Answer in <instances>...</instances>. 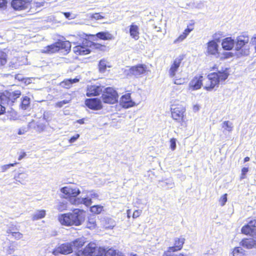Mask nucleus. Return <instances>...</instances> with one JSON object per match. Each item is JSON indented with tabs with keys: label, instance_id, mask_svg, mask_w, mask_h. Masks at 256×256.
<instances>
[{
	"label": "nucleus",
	"instance_id": "23",
	"mask_svg": "<svg viewBox=\"0 0 256 256\" xmlns=\"http://www.w3.org/2000/svg\"><path fill=\"white\" fill-rule=\"evenodd\" d=\"M73 50L75 54L79 55H86L90 52V50L88 48L81 45L74 46Z\"/></svg>",
	"mask_w": 256,
	"mask_h": 256
},
{
	"label": "nucleus",
	"instance_id": "9",
	"mask_svg": "<svg viewBox=\"0 0 256 256\" xmlns=\"http://www.w3.org/2000/svg\"><path fill=\"white\" fill-rule=\"evenodd\" d=\"M146 70V66L144 64H138L132 66L128 70V74L134 76L136 78L142 76Z\"/></svg>",
	"mask_w": 256,
	"mask_h": 256
},
{
	"label": "nucleus",
	"instance_id": "59",
	"mask_svg": "<svg viewBox=\"0 0 256 256\" xmlns=\"http://www.w3.org/2000/svg\"><path fill=\"white\" fill-rule=\"evenodd\" d=\"M44 3L36 2L34 4V6L36 8H39L44 6Z\"/></svg>",
	"mask_w": 256,
	"mask_h": 256
},
{
	"label": "nucleus",
	"instance_id": "56",
	"mask_svg": "<svg viewBox=\"0 0 256 256\" xmlns=\"http://www.w3.org/2000/svg\"><path fill=\"white\" fill-rule=\"evenodd\" d=\"M12 114L10 116V120H16L17 119L16 114L15 112H12Z\"/></svg>",
	"mask_w": 256,
	"mask_h": 256
},
{
	"label": "nucleus",
	"instance_id": "15",
	"mask_svg": "<svg viewBox=\"0 0 256 256\" xmlns=\"http://www.w3.org/2000/svg\"><path fill=\"white\" fill-rule=\"evenodd\" d=\"M121 106L125 108H128L132 106L134 102L132 100L130 94H126L122 96L120 100Z\"/></svg>",
	"mask_w": 256,
	"mask_h": 256
},
{
	"label": "nucleus",
	"instance_id": "31",
	"mask_svg": "<svg viewBox=\"0 0 256 256\" xmlns=\"http://www.w3.org/2000/svg\"><path fill=\"white\" fill-rule=\"evenodd\" d=\"M96 36L103 40H110L113 38L112 35L108 32H100L96 34Z\"/></svg>",
	"mask_w": 256,
	"mask_h": 256
},
{
	"label": "nucleus",
	"instance_id": "3",
	"mask_svg": "<svg viewBox=\"0 0 256 256\" xmlns=\"http://www.w3.org/2000/svg\"><path fill=\"white\" fill-rule=\"evenodd\" d=\"M104 249L98 247L94 243H90L83 251L79 250L76 256H102L104 254Z\"/></svg>",
	"mask_w": 256,
	"mask_h": 256
},
{
	"label": "nucleus",
	"instance_id": "11",
	"mask_svg": "<svg viewBox=\"0 0 256 256\" xmlns=\"http://www.w3.org/2000/svg\"><path fill=\"white\" fill-rule=\"evenodd\" d=\"M60 192L66 195L72 197V198L76 197L80 192L78 188L70 186L61 188Z\"/></svg>",
	"mask_w": 256,
	"mask_h": 256
},
{
	"label": "nucleus",
	"instance_id": "6",
	"mask_svg": "<svg viewBox=\"0 0 256 256\" xmlns=\"http://www.w3.org/2000/svg\"><path fill=\"white\" fill-rule=\"evenodd\" d=\"M72 244L67 242L62 244L58 248H56L52 252V254L55 256H58L59 254H68L72 252Z\"/></svg>",
	"mask_w": 256,
	"mask_h": 256
},
{
	"label": "nucleus",
	"instance_id": "40",
	"mask_svg": "<svg viewBox=\"0 0 256 256\" xmlns=\"http://www.w3.org/2000/svg\"><path fill=\"white\" fill-rule=\"evenodd\" d=\"M233 256H244L242 248L238 247L234 248L232 252Z\"/></svg>",
	"mask_w": 256,
	"mask_h": 256
},
{
	"label": "nucleus",
	"instance_id": "29",
	"mask_svg": "<svg viewBox=\"0 0 256 256\" xmlns=\"http://www.w3.org/2000/svg\"><path fill=\"white\" fill-rule=\"evenodd\" d=\"M0 104L4 105L5 107L7 105H11L7 92L4 93H0Z\"/></svg>",
	"mask_w": 256,
	"mask_h": 256
},
{
	"label": "nucleus",
	"instance_id": "26",
	"mask_svg": "<svg viewBox=\"0 0 256 256\" xmlns=\"http://www.w3.org/2000/svg\"><path fill=\"white\" fill-rule=\"evenodd\" d=\"M79 81V79L77 78H75L74 79H67L64 80L63 82H61L60 85L61 86L64 88H69L72 86V84L74 83H76Z\"/></svg>",
	"mask_w": 256,
	"mask_h": 256
},
{
	"label": "nucleus",
	"instance_id": "43",
	"mask_svg": "<svg viewBox=\"0 0 256 256\" xmlns=\"http://www.w3.org/2000/svg\"><path fill=\"white\" fill-rule=\"evenodd\" d=\"M17 230L16 226L14 224H10L7 226V229L6 230V232L9 236V234H12V232H16Z\"/></svg>",
	"mask_w": 256,
	"mask_h": 256
},
{
	"label": "nucleus",
	"instance_id": "57",
	"mask_svg": "<svg viewBox=\"0 0 256 256\" xmlns=\"http://www.w3.org/2000/svg\"><path fill=\"white\" fill-rule=\"evenodd\" d=\"M6 110V107L2 104H0V114H2Z\"/></svg>",
	"mask_w": 256,
	"mask_h": 256
},
{
	"label": "nucleus",
	"instance_id": "33",
	"mask_svg": "<svg viewBox=\"0 0 256 256\" xmlns=\"http://www.w3.org/2000/svg\"><path fill=\"white\" fill-rule=\"evenodd\" d=\"M85 242L86 240L84 238H78L72 242V248H80L82 246Z\"/></svg>",
	"mask_w": 256,
	"mask_h": 256
},
{
	"label": "nucleus",
	"instance_id": "47",
	"mask_svg": "<svg viewBox=\"0 0 256 256\" xmlns=\"http://www.w3.org/2000/svg\"><path fill=\"white\" fill-rule=\"evenodd\" d=\"M70 102V100H63L60 102H58L56 104V106L58 108H62L64 105L68 104Z\"/></svg>",
	"mask_w": 256,
	"mask_h": 256
},
{
	"label": "nucleus",
	"instance_id": "44",
	"mask_svg": "<svg viewBox=\"0 0 256 256\" xmlns=\"http://www.w3.org/2000/svg\"><path fill=\"white\" fill-rule=\"evenodd\" d=\"M11 236L12 238L16 240H20L23 238V234L19 232H18L17 230L16 232H12Z\"/></svg>",
	"mask_w": 256,
	"mask_h": 256
},
{
	"label": "nucleus",
	"instance_id": "34",
	"mask_svg": "<svg viewBox=\"0 0 256 256\" xmlns=\"http://www.w3.org/2000/svg\"><path fill=\"white\" fill-rule=\"evenodd\" d=\"M99 70L102 72H104L106 71V68H110L109 62L105 59H102L100 60L99 62Z\"/></svg>",
	"mask_w": 256,
	"mask_h": 256
},
{
	"label": "nucleus",
	"instance_id": "46",
	"mask_svg": "<svg viewBox=\"0 0 256 256\" xmlns=\"http://www.w3.org/2000/svg\"><path fill=\"white\" fill-rule=\"evenodd\" d=\"M187 36L186 35L184 32L181 34L176 40H174V43L176 44L182 42L186 38Z\"/></svg>",
	"mask_w": 256,
	"mask_h": 256
},
{
	"label": "nucleus",
	"instance_id": "51",
	"mask_svg": "<svg viewBox=\"0 0 256 256\" xmlns=\"http://www.w3.org/2000/svg\"><path fill=\"white\" fill-rule=\"evenodd\" d=\"M227 201V194H225L221 196L220 199V202L222 206H224Z\"/></svg>",
	"mask_w": 256,
	"mask_h": 256
},
{
	"label": "nucleus",
	"instance_id": "19",
	"mask_svg": "<svg viewBox=\"0 0 256 256\" xmlns=\"http://www.w3.org/2000/svg\"><path fill=\"white\" fill-rule=\"evenodd\" d=\"M240 244L248 249L256 248V238L244 239Z\"/></svg>",
	"mask_w": 256,
	"mask_h": 256
},
{
	"label": "nucleus",
	"instance_id": "13",
	"mask_svg": "<svg viewBox=\"0 0 256 256\" xmlns=\"http://www.w3.org/2000/svg\"><path fill=\"white\" fill-rule=\"evenodd\" d=\"M85 104L90 109L98 110L102 108V102L98 98L86 99Z\"/></svg>",
	"mask_w": 256,
	"mask_h": 256
},
{
	"label": "nucleus",
	"instance_id": "39",
	"mask_svg": "<svg viewBox=\"0 0 256 256\" xmlns=\"http://www.w3.org/2000/svg\"><path fill=\"white\" fill-rule=\"evenodd\" d=\"M70 202L71 204L74 205L82 204V202H84L83 198L74 197L73 198H70Z\"/></svg>",
	"mask_w": 256,
	"mask_h": 256
},
{
	"label": "nucleus",
	"instance_id": "24",
	"mask_svg": "<svg viewBox=\"0 0 256 256\" xmlns=\"http://www.w3.org/2000/svg\"><path fill=\"white\" fill-rule=\"evenodd\" d=\"M58 50L56 42L54 44L46 46L41 50L42 52L47 54H52Z\"/></svg>",
	"mask_w": 256,
	"mask_h": 256
},
{
	"label": "nucleus",
	"instance_id": "64",
	"mask_svg": "<svg viewBox=\"0 0 256 256\" xmlns=\"http://www.w3.org/2000/svg\"><path fill=\"white\" fill-rule=\"evenodd\" d=\"M26 156V154L25 152H23L22 154H21L18 158V160H20L22 159L25 156Z\"/></svg>",
	"mask_w": 256,
	"mask_h": 256
},
{
	"label": "nucleus",
	"instance_id": "27",
	"mask_svg": "<svg viewBox=\"0 0 256 256\" xmlns=\"http://www.w3.org/2000/svg\"><path fill=\"white\" fill-rule=\"evenodd\" d=\"M7 94L8 96V98L11 104L14 102V100L17 98H19L21 95V92L20 90H17L12 92H7Z\"/></svg>",
	"mask_w": 256,
	"mask_h": 256
},
{
	"label": "nucleus",
	"instance_id": "1",
	"mask_svg": "<svg viewBox=\"0 0 256 256\" xmlns=\"http://www.w3.org/2000/svg\"><path fill=\"white\" fill-rule=\"evenodd\" d=\"M58 219L62 225L78 226L84 221V211L75 209L72 212L59 215Z\"/></svg>",
	"mask_w": 256,
	"mask_h": 256
},
{
	"label": "nucleus",
	"instance_id": "49",
	"mask_svg": "<svg viewBox=\"0 0 256 256\" xmlns=\"http://www.w3.org/2000/svg\"><path fill=\"white\" fill-rule=\"evenodd\" d=\"M176 140L175 138H172L170 140V148L172 150L176 148Z\"/></svg>",
	"mask_w": 256,
	"mask_h": 256
},
{
	"label": "nucleus",
	"instance_id": "63",
	"mask_svg": "<svg viewBox=\"0 0 256 256\" xmlns=\"http://www.w3.org/2000/svg\"><path fill=\"white\" fill-rule=\"evenodd\" d=\"M110 221L111 224L110 226H108V228H114V226L115 225L114 222L112 220H110Z\"/></svg>",
	"mask_w": 256,
	"mask_h": 256
},
{
	"label": "nucleus",
	"instance_id": "41",
	"mask_svg": "<svg viewBox=\"0 0 256 256\" xmlns=\"http://www.w3.org/2000/svg\"><path fill=\"white\" fill-rule=\"evenodd\" d=\"M6 62V54L2 51H0V66L4 65Z\"/></svg>",
	"mask_w": 256,
	"mask_h": 256
},
{
	"label": "nucleus",
	"instance_id": "28",
	"mask_svg": "<svg viewBox=\"0 0 256 256\" xmlns=\"http://www.w3.org/2000/svg\"><path fill=\"white\" fill-rule=\"evenodd\" d=\"M56 43L58 50L60 49H64L66 51L70 50L71 45L69 42L58 40Z\"/></svg>",
	"mask_w": 256,
	"mask_h": 256
},
{
	"label": "nucleus",
	"instance_id": "37",
	"mask_svg": "<svg viewBox=\"0 0 256 256\" xmlns=\"http://www.w3.org/2000/svg\"><path fill=\"white\" fill-rule=\"evenodd\" d=\"M96 226V220L95 217L91 216L88 218L87 222L86 228L92 230Z\"/></svg>",
	"mask_w": 256,
	"mask_h": 256
},
{
	"label": "nucleus",
	"instance_id": "16",
	"mask_svg": "<svg viewBox=\"0 0 256 256\" xmlns=\"http://www.w3.org/2000/svg\"><path fill=\"white\" fill-rule=\"evenodd\" d=\"M16 246L14 242L8 240L5 242L3 246V252L6 254H11L16 250Z\"/></svg>",
	"mask_w": 256,
	"mask_h": 256
},
{
	"label": "nucleus",
	"instance_id": "4",
	"mask_svg": "<svg viewBox=\"0 0 256 256\" xmlns=\"http://www.w3.org/2000/svg\"><path fill=\"white\" fill-rule=\"evenodd\" d=\"M102 98L104 102L114 104L118 101V94L113 88H107L104 92Z\"/></svg>",
	"mask_w": 256,
	"mask_h": 256
},
{
	"label": "nucleus",
	"instance_id": "18",
	"mask_svg": "<svg viewBox=\"0 0 256 256\" xmlns=\"http://www.w3.org/2000/svg\"><path fill=\"white\" fill-rule=\"evenodd\" d=\"M181 62L182 59L179 58H176L174 60L169 70V74L170 76L174 77L176 76V72L178 70Z\"/></svg>",
	"mask_w": 256,
	"mask_h": 256
},
{
	"label": "nucleus",
	"instance_id": "38",
	"mask_svg": "<svg viewBox=\"0 0 256 256\" xmlns=\"http://www.w3.org/2000/svg\"><path fill=\"white\" fill-rule=\"evenodd\" d=\"M103 210V206L100 205H96L90 208V211L96 214H98Z\"/></svg>",
	"mask_w": 256,
	"mask_h": 256
},
{
	"label": "nucleus",
	"instance_id": "10",
	"mask_svg": "<svg viewBox=\"0 0 256 256\" xmlns=\"http://www.w3.org/2000/svg\"><path fill=\"white\" fill-rule=\"evenodd\" d=\"M203 76L200 75L195 76L189 84V89L191 90H198L202 85Z\"/></svg>",
	"mask_w": 256,
	"mask_h": 256
},
{
	"label": "nucleus",
	"instance_id": "25",
	"mask_svg": "<svg viewBox=\"0 0 256 256\" xmlns=\"http://www.w3.org/2000/svg\"><path fill=\"white\" fill-rule=\"evenodd\" d=\"M28 175L26 172H20L17 176H15L14 179L22 184H24L28 178Z\"/></svg>",
	"mask_w": 256,
	"mask_h": 256
},
{
	"label": "nucleus",
	"instance_id": "30",
	"mask_svg": "<svg viewBox=\"0 0 256 256\" xmlns=\"http://www.w3.org/2000/svg\"><path fill=\"white\" fill-rule=\"evenodd\" d=\"M46 214V210H38L35 212L32 216V220H37L45 217Z\"/></svg>",
	"mask_w": 256,
	"mask_h": 256
},
{
	"label": "nucleus",
	"instance_id": "52",
	"mask_svg": "<svg viewBox=\"0 0 256 256\" xmlns=\"http://www.w3.org/2000/svg\"><path fill=\"white\" fill-rule=\"evenodd\" d=\"M90 18H94V19L98 20H100V19L103 18L104 16H101L98 13H96V14H91Z\"/></svg>",
	"mask_w": 256,
	"mask_h": 256
},
{
	"label": "nucleus",
	"instance_id": "2",
	"mask_svg": "<svg viewBox=\"0 0 256 256\" xmlns=\"http://www.w3.org/2000/svg\"><path fill=\"white\" fill-rule=\"evenodd\" d=\"M230 74L227 68L218 70L217 72L210 74L208 76V82L210 84L204 87V88L208 91L212 90L215 87L218 88L220 84H222L226 80Z\"/></svg>",
	"mask_w": 256,
	"mask_h": 256
},
{
	"label": "nucleus",
	"instance_id": "7",
	"mask_svg": "<svg viewBox=\"0 0 256 256\" xmlns=\"http://www.w3.org/2000/svg\"><path fill=\"white\" fill-rule=\"evenodd\" d=\"M29 0H12L11 2L12 8L16 10H23L28 9L30 6Z\"/></svg>",
	"mask_w": 256,
	"mask_h": 256
},
{
	"label": "nucleus",
	"instance_id": "62",
	"mask_svg": "<svg viewBox=\"0 0 256 256\" xmlns=\"http://www.w3.org/2000/svg\"><path fill=\"white\" fill-rule=\"evenodd\" d=\"M202 6H203V3L202 2H200L197 4L196 8H201Z\"/></svg>",
	"mask_w": 256,
	"mask_h": 256
},
{
	"label": "nucleus",
	"instance_id": "5",
	"mask_svg": "<svg viewBox=\"0 0 256 256\" xmlns=\"http://www.w3.org/2000/svg\"><path fill=\"white\" fill-rule=\"evenodd\" d=\"M185 112L186 108L182 106L171 108L172 116L178 122H183Z\"/></svg>",
	"mask_w": 256,
	"mask_h": 256
},
{
	"label": "nucleus",
	"instance_id": "42",
	"mask_svg": "<svg viewBox=\"0 0 256 256\" xmlns=\"http://www.w3.org/2000/svg\"><path fill=\"white\" fill-rule=\"evenodd\" d=\"M68 208L67 203L66 202H59L56 206V209L60 212L66 210Z\"/></svg>",
	"mask_w": 256,
	"mask_h": 256
},
{
	"label": "nucleus",
	"instance_id": "22",
	"mask_svg": "<svg viewBox=\"0 0 256 256\" xmlns=\"http://www.w3.org/2000/svg\"><path fill=\"white\" fill-rule=\"evenodd\" d=\"M185 239L183 238H176L174 242V246L170 247V249L172 252H176L182 249L184 244Z\"/></svg>",
	"mask_w": 256,
	"mask_h": 256
},
{
	"label": "nucleus",
	"instance_id": "36",
	"mask_svg": "<svg viewBox=\"0 0 256 256\" xmlns=\"http://www.w3.org/2000/svg\"><path fill=\"white\" fill-rule=\"evenodd\" d=\"M222 128H224L223 132L224 130L231 132L233 130V124L230 121H224L222 123Z\"/></svg>",
	"mask_w": 256,
	"mask_h": 256
},
{
	"label": "nucleus",
	"instance_id": "60",
	"mask_svg": "<svg viewBox=\"0 0 256 256\" xmlns=\"http://www.w3.org/2000/svg\"><path fill=\"white\" fill-rule=\"evenodd\" d=\"M248 170V168H243L242 170V174H246Z\"/></svg>",
	"mask_w": 256,
	"mask_h": 256
},
{
	"label": "nucleus",
	"instance_id": "53",
	"mask_svg": "<svg viewBox=\"0 0 256 256\" xmlns=\"http://www.w3.org/2000/svg\"><path fill=\"white\" fill-rule=\"evenodd\" d=\"M80 137L79 134H76V135L72 136L69 140L70 143H73L76 142Z\"/></svg>",
	"mask_w": 256,
	"mask_h": 256
},
{
	"label": "nucleus",
	"instance_id": "54",
	"mask_svg": "<svg viewBox=\"0 0 256 256\" xmlns=\"http://www.w3.org/2000/svg\"><path fill=\"white\" fill-rule=\"evenodd\" d=\"M142 211L141 210H136L132 214V217L134 218H136L138 217L140 214H142Z\"/></svg>",
	"mask_w": 256,
	"mask_h": 256
},
{
	"label": "nucleus",
	"instance_id": "35",
	"mask_svg": "<svg viewBox=\"0 0 256 256\" xmlns=\"http://www.w3.org/2000/svg\"><path fill=\"white\" fill-rule=\"evenodd\" d=\"M30 98L26 96L23 97L20 105L21 108L24 110H27L30 106Z\"/></svg>",
	"mask_w": 256,
	"mask_h": 256
},
{
	"label": "nucleus",
	"instance_id": "20",
	"mask_svg": "<svg viewBox=\"0 0 256 256\" xmlns=\"http://www.w3.org/2000/svg\"><path fill=\"white\" fill-rule=\"evenodd\" d=\"M235 42L231 37H228L222 40V48L226 50H231L234 46Z\"/></svg>",
	"mask_w": 256,
	"mask_h": 256
},
{
	"label": "nucleus",
	"instance_id": "48",
	"mask_svg": "<svg viewBox=\"0 0 256 256\" xmlns=\"http://www.w3.org/2000/svg\"><path fill=\"white\" fill-rule=\"evenodd\" d=\"M88 196L91 198L92 200V199H98L99 197L98 194L93 190L90 191L88 193Z\"/></svg>",
	"mask_w": 256,
	"mask_h": 256
},
{
	"label": "nucleus",
	"instance_id": "50",
	"mask_svg": "<svg viewBox=\"0 0 256 256\" xmlns=\"http://www.w3.org/2000/svg\"><path fill=\"white\" fill-rule=\"evenodd\" d=\"M16 164H17V162H15V163H14V164H6V165L2 166H1V169L2 170V172H6L10 167L14 166Z\"/></svg>",
	"mask_w": 256,
	"mask_h": 256
},
{
	"label": "nucleus",
	"instance_id": "61",
	"mask_svg": "<svg viewBox=\"0 0 256 256\" xmlns=\"http://www.w3.org/2000/svg\"><path fill=\"white\" fill-rule=\"evenodd\" d=\"M200 106L198 104H196L193 107V110L194 111L196 112L200 110Z\"/></svg>",
	"mask_w": 256,
	"mask_h": 256
},
{
	"label": "nucleus",
	"instance_id": "45",
	"mask_svg": "<svg viewBox=\"0 0 256 256\" xmlns=\"http://www.w3.org/2000/svg\"><path fill=\"white\" fill-rule=\"evenodd\" d=\"M83 200L82 204H84L86 206H90L92 203L91 198H90L88 194L86 198H83Z\"/></svg>",
	"mask_w": 256,
	"mask_h": 256
},
{
	"label": "nucleus",
	"instance_id": "32",
	"mask_svg": "<svg viewBox=\"0 0 256 256\" xmlns=\"http://www.w3.org/2000/svg\"><path fill=\"white\" fill-rule=\"evenodd\" d=\"M104 256H124L122 252L112 248H110L106 252L104 250Z\"/></svg>",
	"mask_w": 256,
	"mask_h": 256
},
{
	"label": "nucleus",
	"instance_id": "55",
	"mask_svg": "<svg viewBox=\"0 0 256 256\" xmlns=\"http://www.w3.org/2000/svg\"><path fill=\"white\" fill-rule=\"evenodd\" d=\"M172 252H173L172 250L170 249V247L168 250L164 252L162 256H174L172 255Z\"/></svg>",
	"mask_w": 256,
	"mask_h": 256
},
{
	"label": "nucleus",
	"instance_id": "21",
	"mask_svg": "<svg viewBox=\"0 0 256 256\" xmlns=\"http://www.w3.org/2000/svg\"><path fill=\"white\" fill-rule=\"evenodd\" d=\"M129 32L130 36L133 39H134L136 40H137L139 39V27L137 25L132 23L130 26Z\"/></svg>",
	"mask_w": 256,
	"mask_h": 256
},
{
	"label": "nucleus",
	"instance_id": "58",
	"mask_svg": "<svg viewBox=\"0 0 256 256\" xmlns=\"http://www.w3.org/2000/svg\"><path fill=\"white\" fill-rule=\"evenodd\" d=\"M192 28H186L184 32H183L184 34H186V36H188V34L192 32Z\"/></svg>",
	"mask_w": 256,
	"mask_h": 256
},
{
	"label": "nucleus",
	"instance_id": "14",
	"mask_svg": "<svg viewBox=\"0 0 256 256\" xmlns=\"http://www.w3.org/2000/svg\"><path fill=\"white\" fill-rule=\"evenodd\" d=\"M102 92V88L98 86L90 85L87 87L86 96H92L99 95Z\"/></svg>",
	"mask_w": 256,
	"mask_h": 256
},
{
	"label": "nucleus",
	"instance_id": "12",
	"mask_svg": "<svg viewBox=\"0 0 256 256\" xmlns=\"http://www.w3.org/2000/svg\"><path fill=\"white\" fill-rule=\"evenodd\" d=\"M218 45L217 42L212 40L207 43L206 53L208 55L216 56L218 54Z\"/></svg>",
	"mask_w": 256,
	"mask_h": 256
},
{
	"label": "nucleus",
	"instance_id": "17",
	"mask_svg": "<svg viewBox=\"0 0 256 256\" xmlns=\"http://www.w3.org/2000/svg\"><path fill=\"white\" fill-rule=\"evenodd\" d=\"M236 43V50H240L246 44L248 43L249 38L246 36H240L237 37Z\"/></svg>",
	"mask_w": 256,
	"mask_h": 256
},
{
	"label": "nucleus",
	"instance_id": "8",
	"mask_svg": "<svg viewBox=\"0 0 256 256\" xmlns=\"http://www.w3.org/2000/svg\"><path fill=\"white\" fill-rule=\"evenodd\" d=\"M242 232L246 235H256V220H250L247 224L242 226Z\"/></svg>",
	"mask_w": 256,
	"mask_h": 256
}]
</instances>
